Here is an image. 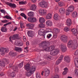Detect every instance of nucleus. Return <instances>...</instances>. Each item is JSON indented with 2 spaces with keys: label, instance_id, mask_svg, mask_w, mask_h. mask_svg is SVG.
Masks as SVG:
<instances>
[{
  "label": "nucleus",
  "instance_id": "nucleus-42",
  "mask_svg": "<svg viewBox=\"0 0 78 78\" xmlns=\"http://www.w3.org/2000/svg\"><path fill=\"white\" fill-rule=\"evenodd\" d=\"M36 76L37 78H41V74H40V73L39 72L37 73L36 74Z\"/></svg>",
  "mask_w": 78,
  "mask_h": 78
},
{
  "label": "nucleus",
  "instance_id": "nucleus-41",
  "mask_svg": "<svg viewBox=\"0 0 78 78\" xmlns=\"http://www.w3.org/2000/svg\"><path fill=\"white\" fill-rule=\"evenodd\" d=\"M10 75L11 78H12L15 76L16 74H15V73H14V72H13L10 74Z\"/></svg>",
  "mask_w": 78,
  "mask_h": 78
},
{
  "label": "nucleus",
  "instance_id": "nucleus-52",
  "mask_svg": "<svg viewBox=\"0 0 78 78\" xmlns=\"http://www.w3.org/2000/svg\"><path fill=\"white\" fill-rule=\"evenodd\" d=\"M61 61L59 60L58 59V60L56 62L55 64L56 65H58L60 62H61Z\"/></svg>",
  "mask_w": 78,
  "mask_h": 78
},
{
  "label": "nucleus",
  "instance_id": "nucleus-22",
  "mask_svg": "<svg viewBox=\"0 0 78 78\" xmlns=\"http://www.w3.org/2000/svg\"><path fill=\"white\" fill-rule=\"evenodd\" d=\"M59 12H60L61 14H64V12H66V10L64 8H61L59 9Z\"/></svg>",
  "mask_w": 78,
  "mask_h": 78
},
{
  "label": "nucleus",
  "instance_id": "nucleus-18",
  "mask_svg": "<svg viewBox=\"0 0 78 78\" xmlns=\"http://www.w3.org/2000/svg\"><path fill=\"white\" fill-rule=\"evenodd\" d=\"M72 31L73 32V35L75 36H77V30L76 29L73 28L72 30Z\"/></svg>",
  "mask_w": 78,
  "mask_h": 78
},
{
  "label": "nucleus",
  "instance_id": "nucleus-31",
  "mask_svg": "<svg viewBox=\"0 0 78 78\" xmlns=\"http://www.w3.org/2000/svg\"><path fill=\"white\" fill-rule=\"evenodd\" d=\"M12 69H13L14 71H16V72H18V66H12Z\"/></svg>",
  "mask_w": 78,
  "mask_h": 78
},
{
  "label": "nucleus",
  "instance_id": "nucleus-38",
  "mask_svg": "<svg viewBox=\"0 0 78 78\" xmlns=\"http://www.w3.org/2000/svg\"><path fill=\"white\" fill-rule=\"evenodd\" d=\"M45 59L49 60V59H51V57L49 56L48 55H46L44 56Z\"/></svg>",
  "mask_w": 78,
  "mask_h": 78
},
{
  "label": "nucleus",
  "instance_id": "nucleus-13",
  "mask_svg": "<svg viewBox=\"0 0 78 78\" xmlns=\"http://www.w3.org/2000/svg\"><path fill=\"white\" fill-rule=\"evenodd\" d=\"M73 41H73L72 40H70L68 43L67 46L69 48H71L72 45L73 43Z\"/></svg>",
  "mask_w": 78,
  "mask_h": 78
},
{
  "label": "nucleus",
  "instance_id": "nucleus-24",
  "mask_svg": "<svg viewBox=\"0 0 78 78\" xmlns=\"http://www.w3.org/2000/svg\"><path fill=\"white\" fill-rule=\"evenodd\" d=\"M74 62L75 66L78 68V58H76L74 59Z\"/></svg>",
  "mask_w": 78,
  "mask_h": 78
},
{
  "label": "nucleus",
  "instance_id": "nucleus-37",
  "mask_svg": "<svg viewBox=\"0 0 78 78\" xmlns=\"http://www.w3.org/2000/svg\"><path fill=\"white\" fill-rule=\"evenodd\" d=\"M27 3V1H20L19 2V5H25Z\"/></svg>",
  "mask_w": 78,
  "mask_h": 78
},
{
  "label": "nucleus",
  "instance_id": "nucleus-26",
  "mask_svg": "<svg viewBox=\"0 0 78 78\" xmlns=\"http://www.w3.org/2000/svg\"><path fill=\"white\" fill-rule=\"evenodd\" d=\"M1 30L2 32H6L7 31V28L5 27H1Z\"/></svg>",
  "mask_w": 78,
  "mask_h": 78
},
{
  "label": "nucleus",
  "instance_id": "nucleus-10",
  "mask_svg": "<svg viewBox=\"0 0 78 78\" xmlns=\"http://www.w3.org/2000/svg\"><path fill=\"white\" fill-rule=\"evenodd\" d=\"M58 53L59 50H56L51 51L50 54L51 55H52V56H55V55H57Z\"/></svg>",
  "mask_w": 78,
  "mask_h": 78
},
{
  "label": "nucleus",
  "instance_id": "nucleus-12",
  "mask_svg": "<svg viewBox=\"0 0 78 78\" xmlns=\"http://www.w3.org/2000/svg\"><path fill=\"white\" fill-rule=\"evenodd\" d=\"M36 66H32L29 69L30 72H31V73H33L34 72V71L36 70Z\"/></svg>",
  "mask_w": 78,
  "mask_h": 78
},
{
  "label": "nucleus",
  "instance_id": "nucleus-29",
  "mask_svg": "<svg viewBox=\"0 0 78 78\" xmlns=\"http://www.w3.org/2000/svg\"><path fill=\"white\" fill-rule=\"evenodd\" d=\"M28 36H29V37H32L33 36V31L30 30L28 32Z\"/></svg>",
  "mask_w": 78,
  "mask_h": 78
},
{
  "label": "nucleus",
  "instance_id": "nucleus-56",
  "mask_svg": "<svg viewBox=\"0 0 78 78\" xmlns=\"http://www.w3.org/2000/svg\"><path fill=\"white\" fill-rule=\"evenodd\" d=\"M55 72H59V69L58 67H56L55 69Z\"/></svg>",
  "mask_w": 78,
  "mask_h": 78
},
{
  "label": "nucleus",
  "instance_id": "nucleus-25",
  "mask_svg": "<svg viewBox=\"0 0 78 78\" xmlns=\"http://www.w3.org/2000/svg\"><path fill=\"white\" fill-rule=\"evenodd\" d=\"M52 16V15L51 13H48L46 15V19L50 20L51 19V17Z\"/></svg>",
  "mask_w": 78,
  "mask_h": 78
},
{
  "label": "nucleus",
  "instance_id": "nucleus-40",
  "mask_svg": "<svg viewBox=\"0 0 78 78\" xmlns=\"http://www.w3.org/2000/svg\"><path fill=\"white\" fill-rule=\"evenodd\" d=\"M26 75L27 76H30L31 75V73L30 71L29 72H27L26 73Z\"/></svg>",
  "mask_w": 78,
  "mask_h": 78
},
{
  "label": "nucleus",
  "instance_id": "nucleus-20",
  "mask_svg": "<svg viewBox=\"0 0 78 78\" xmlns=\"http://www.w3.org/2000/svg\"><path fill=\"white\" fill-rule=\"evenodd\" d=\"M24 69L26 70H29L30 69V65L27 64L24 66Z\"/></svg>",
  "mask_w": 78,
  "mask_h": 78
},
{
  "label": "nucleus",
  "instance_id": "nucleus-27",
  "mask_svg": "<svg viewBox=\"0 0 78 78\" xmlns=\"http://www.w3.org/2000/svg\"><path fill=\"white\" fill-rule=\"evenodd\" d=\"M77 15L78 14H77V12L76 11H75L73 12L72 16V17H73V18H76V17H77Z\"/></svg>",
  "mask_w": 78,
  "mask_h": 78
},
{
  "label": "nucleus",
  "instance_id": "nucleus-23",
  "mask_svg": "<svg viewBox=\"0 0 78 78\" xmlns=\"http://www.w3.org/2000/svg\"><path fill=\"white\" fill-rule=\"evenodd\" d=\"M14 49L15 50L18 52H20V51H22V48L20 47H15Z\"/></svg>",
  "mask_w": 78,
  "mask_h": 78
},
{
  "label": "nucleus",
  "instance_id": "nucleus-8",
  "mask_svg": "<svg viewBox=\"0 0 78 78\" xmlns=\"http://www.w3.org/2000/svg\"><path fill=\"white\" fill-rule=\"evenodd\" d=\"M7 5L9 6L10 8H16V5L14 3H12L11 2L7 3Z\"/></svg>",
  "mask_w": 78,
  "mask_h": 78
},
{
  "label": "nucleus",
  "instance_id": "nucleus-63",
  "mask_svg": "<svg viewBox=\"0 0 78 78\" xmlns=\"http://www.w3.org/2000/svg\"><path fill=\"white\" fill-rule=\"evenodd\" d=\"M75 73L77 75H78V70L76 69L75 70Z\"/></svg>",
  "mask_w": 78,
  "mask_h": 78
},
{
  "label": "nucleus",
  "instance_id": "nucleus-55",
  "mask_svg": "<svg viewBox=\"0 0 78 78\" xmlns=\"http://www.w3.org/2000/svg\"><path fill=\"white\" fill-rule=\"evenodd\" d=\"M51 34H49L47 35V37L48 38V39H50V38L51 37Z\"/></svg>",
  "mask_w": 78,
  "mask_h": 78
},
{
  "label": "nucleus",
  "instance_id": "nucleus-6",
  "mask_svg": "<svg viewBox=\"0 0 78 78\" xmlns=\"http://www.w3.org/2000/svg\"><path fill=\"white\" fill-rule=\"evenodd\" d=\"M39 13L41 15V16H44V15H46L47 14V11L44 9H40L39 10Z\"/></svg>",
  "mask_w": 78,
  "mask_h": 78
},
{
  "label": "nucleus",
  "instance_id": "nucleus-39",
  "mask_svg": "<svg viewBox=\"0 0 78 78\" xmlns=\"http://www.w3.org/2000/svg\"><path fill=\"white\" fill-rule=\"evenodd\" d=\"M27 15L29 17H33V12H30L28 13Z\"/></svg>",
  "mask_w": 78,
  "mask_h": 78
},
{
  "label": "nucleus",
  "instance_id": "nucleus-61",
  "mask_svg": "<svg viewBox=\"0 0 78 78\" xmlns=\"http://www.w3.org/2000/svg\"><path fill=\"white\" fill-rule=\"evenodd\" d=\"M64 71L66 72H69V70H68V68H65L64 69Z\"/></svg>",
  "mask_w": 78,
  "mask_h": 78
},
{
  "label": "nucleus",
  "instance_id": "nucleus-46",
  "mask_svg": "<svg viewBox=\"0 0 78 78\" xmlns=\"http://www.w3.org/2000/svg\"><path fill=\"white\" fill-rule=\"evenodd\" d=\"M39 26L40 28H44L45 27V25L43 24H39Z\"/></svg>",
  "mask_w": 78,
  "mask_h": 78
},
{
  "label": "nucleus",
  "instance_id": "nucleus-60",
  "mask_svg": "<svg viewBox=\"0 0 78 78\" xmlns=\"http://www.w3.org/2000/svg\"><path fill=\"white\" fill-rule=\"evenodd\" d=\"M59 76L58 75H56L54 77H52L51 78H58Z\"/></svg>",
  "mask_w": 78,
  "mask_h": 78
},
{
  "label": "nucleus",
  "instance_id": "nucleus-34",
  "mask_svg": "<svg viewBox=\"0 0 78 78\" xmlns=\"http://www.w3.org/2000/svg\"><path fill=\"white\" fill-rule=\"evenodd\" d=\"M58 5L59 6L62 7L64 6V3L62 1H61L58 3Z\"/></svg>",
  "mask_w": 78,
  "mask_h": 78
},
{
  "label": "nucleus",
  "instance_id": "nucleus-45",
  "mask_svg": "<svg viewBox=\"0 0 78 78\" xmlns=\"http://www.w3.org/2000/svg\"><path fill=\"white\" fill-rule=\"evenodd\" d=\"M23 62H22L19 65V67L20 68H21L23 67Z\"/></svg>",
  "mask_w": 78,
  "mask_h": 78
},
{
  "label": "nucleus",
  "instance_id": "nucleus-36",
  "mask_svg": "<svg viewBox=\"0 0 78 78\" xmlns=\"http://www.w3.org/2000/svg\"><path fill=\"white\" fill-rule=\"evenodd\" d=\"M15 44L16 45H18V46H19V47H21L23 45V42H21L18 44H16V42H15Z\"/></svg>",
  "mask_w": 78,
  "mask_h": 78
},
{
  "label": "nucleus",
  "instance_id": "nucleus-11",
  "mask_svg": "<svg viewBox=\"0 0 78 78\" xmlns=\"http://www.w3.org/2000/svg\"><path fill=\"white\" fill-rule=\"evenodd\" d=\"M26 26L29 27V29L30 30H33V29L34 28V24L33 23H29L26 24Z\"/></svg>",
  "mask_w": 78,
  "mask_h": 78
},
{
  "label": "nucleus",
  "instance_id": "nucleus-21",
  "mask_svg": "<svg viewBox=\"0 0 78 78\" xmlns=\"http://www.w3.org/2000/svg\"><path fill=\"white\" fill-rule=\"evenodd\" d=\"M46 24L48 26L51 27L53 25V23L51 20H47L46 22Z\"/></svg>",
  "mask_w": 78,
  "mask_h": 78
},
{
  "label": "nucleus",
  "instance_id": "nucleus-15",
  "mask_svg": "<svg viewBox=\"0 0 78 78\" xmlns=\"http://www.w3.org/2000/svg\"><path fill=\"white\" fill-rule=\"evenodd\" d=\"M64 61L66 62H67L68 63L70 62V57L68 56H65L64 58Z\"/></svg>",
  "mask_w": 78,
  "mask_h": 78
},
{
  "label": "nucleus",
  "instance_id": "nucleus-53",
  "mask_svg": "<svg viewBox=\"0 0 78 78\" xmlns=\"http://www.w3.org/2000/svg\"><path fill=\"white\" fill-rule=\"evenodd\" d=\"M64 30L65 31H66V32L69 31V28L67 27H65L64 28Z\"/></svg>",
  "mask_w": 78,
  "mask_h": 78
},
{
  "label": "nucleus",
  "instance_id": "nucleus-57",
  "mask_svg": "<svg viewBox=\"0 0 78 78\" xmlns=\"http://www.w3.org/2000/svg\"><path fill=\"white\" fill-rule=\"evenodd\" d=\"M0 11L1 12H2V13H3V14H6V12L3 9L0 10Z\"/></svg>",
  "mask_w": 78,
  "mask_h": 78
},
{
  "label": "nucleus",
  "instance_id": "nucleus-19",
  "mask_svg": "<svg viewBox=\"0 0 78 78\" xmlns=\"http://www.w3.org/2000/svg\"><path fill=\"white\" fill-rule=\"evenodd\" d=\"M7 62V60H5V61H4L2 62L0 61V66L3 67H5V62Z\"/></svg>",
  "mask_w": 78,
  "mask_h": 78
},
{
  "label": "nucleus",
  "instance_id": "nucleus-5",
  "mask_svg": "<svg viewBox=\"0 0 78 78\" xmlns=\"http://www.w3.org/2000/svg\"><path fill=\"white\" fill-rule=\"evenodd\" d=\"M78 46V43H77L76 41H73V44H72L71 48L73 50H75L77 48Z\"/></svg>",
  "mask_w": 78,
  "mask_h": 78
},
{
  "label": "nucleus",
  "instance_id": "nucleus-51",
  "mask_svg": "<svg viewBox=\"0 0 78 78\" xmlns=\"http://www.w3.org/2000/svg\"><path fill=\"white\" fill-rule=\"evenodd\" d=\"M32 18L31 17H29L28 18V20L29 22H31V23H32Z\"/></svg>",
  "mask_w": 78,
  "mask_h": 78
},
{
  "label": "nucleus",
  "instance_id": "nucleus-1",
  "mask_svg": "<svg viewBox=\"0 0 78 78\" xmlns=\"http://www.w3.org/2000/svg\"><path fill=\"white\" fill-rule=\"evenodd\" d=\"M50 45L49 43L48 42L45 41L41 42L39 44L40 47H42L43 49H41V51H51L55 50V47L52 45L48 47Z\"/></svg>",
  "mask_w": 78,
  "mask_h": 78
},
{
  "label": "nucleus",
  "instance_id": "nucleus-64",
  "mask_svg": "<svg viewBox=\"0 0 78 78\" xmlns=\"http://www.w3.org/2000/svg\"><path fill=\"white\" fill-rule=\"evenodd\" d=\"M78 55V49L76 51V52L74 53L75 55Z\"/></svg>",
  "mask_w": 78,
  "mask_h": 78
},
{
  "label": "nucleus",
  "instance_id": "nucleus-3",
  "mask_svg": "<svg viewBox=\"0 0 78 78\" xmlns=\"http://www.w3.org/2000/svg\"><path fill=\"white\" fill-rule=\"evenodd\" d=\"M0 51L2 55H4L6 52L8 53L9 51V49L8 48H4L3 47H2L0 48Z\"/></svg>",
  "mask_w": 78,
  "mask_h": 78
},
{
  "label": "nucleus",
  "instance_id": "nucleus-49",
  "mask_svg": "<svg viewBox=\"0 0 78 78\" xmlns=\"http://www.w3.org/2000/svg\"><path fill=\"white\" fill-rule=\"evenodd\" d=\"M70 11H69V10L66 9V16H69L70 14Z\"/></svg>",
  "mask_w": 78,
  "mask_h": 78
},
{
  "label": "nucleus",
  "instance_id": "nucleus-33",
  "mask_svg": "<svg viewBox=\"0 0 78 78\" xmlns=\"http://www.w3.org/2000/svg\"><path fill=\"white\" fill-rule=\"evenodd\" d=\"M74 9V7L73 6H70L69 7V10L70 12H72Z\"/></svg>",
  "mask_w": 78,
  "mask_h": 78
},
{
  "label": "nucleus",
  "instance_id": "nucleus-62",
  "mask_svg": "<svg viewBox=\"0 0 78 78\" xmlns=\"http://www.w3.org/2000/svg\"><path fill=\"white\" fill-rule=\"evenodd\" d=\"M53 38H54V39H56V38H57V34H54L53 35Z\"/></svg>",
  "mask_w": 78,
  "mask_h": 78
},
{
  "label": "nucleus",
  "instance_id": "nucleus-47",
  "mask_svg": "<svg viewBox=\"0 0 78 78\" xmlns=\"http://www.w3.org/2000/svg\"><path fill=\"white\" fill-rule=\"evenodd\" d=\"M4 18H6L7 19H10V20H11L12 18L10 16H5L4 17Z\"/></svg>",
  "mask_w": 78,
  "mask_h": 78
},
{
  "label": "nucleus",
  "instance_id": "nucleus-32",
  "mask_svg": "<svg viewBox=\"0 0 78 78\" xmlns=\"http://www.w3.org/2000/svg\"><path fill=\"white\" fill-rule=\"evenodd\" d=\"M39 21L40 23H43L45 22V19L43 17H41L39 18Z\"/></svg>",
  "mask_w": 78,
  "mask_h": 78
},
{
  "label": "nucleus",
  "instance_id": "nucleus-44",
  "mask_svg": "<svg viewBox=\"0 0 78 78\" xmlns=\"http://www.w3.org/2000/svg\"><path fill=\"white\" fill-rule=\"evenodd\" d=\"M10 55L11 56H14L16 55V53L12 52H10L9 53Z\"/></svg>",
  "mask_w": 78,
  "mask_h": 78
},
{
  "label": "nucleus",
  "instance_id": "nucleus-50",
  "mask_svg": "<svg viewBox=\"0 0 78 78\" xmlns=\"http://www.w3.org/2000/svg\"><path fill=\"white\" fill-rule=\"evenodd\" d=\"M20 15L22 17H23L25 19H27V16H26V15H25L24 14L22 13L20 14Z\"/></svg>",
  "mask_w": 78,
  "mask_h": 78
},
{
  "label": "nucleus",
  "instance_id": "nucleus-30",
  "mask_svg": "<svg viewBox=\"0 0 78 78\" xmlns=\"http://www.w3.org/2000/svg\"><path fill=\"white\" fill-rule=\"evenodd\" d=\"M54 19L57 20L59 19V15L58 13L55 14L54 16Z\"/></svg>",
  "mask_w": 78,
  "mask_h": 78
},
{
  "label": "nucleus",
  "instance_id": "nucleus-4",
  "mask_svg": "<svg viewBox=\"0 0 78 78\" xmlns=\"http://www.w3.org/2000/svg\"><path fill=\"white\" fill-rule=\"evenodd\" d=\"M18 36H19V34H17L13 35L12 37V36L10 37H9V41L10 42H12V40L17 39L18 38Z\"/></svg>",
  "mask_w": 78,
  "mask_h": 78
},
{
  "label": "nucleus",
  "instance_id": "nucleus-14",
  "mask_svg": "<svg viewBox=\"0 0 78 78\" xmlns=\"http://www.w3.org/2000/svg\"><path fill=\"white\" fill-rule=\"evenodd\" d=\"M66 23L68 26H70V25H72V21L71 20V19H68L66 21Z\"/></svg>",
  "mask_w": 78,
  "mask_h": 78
},
{
  "label": "nucleus",
  "instance_id": "nucleus-58",
  "mask_svg": "<svg viewBox=\"0 0 78 78\" xmlns=\"http://www.w3.org/2000/svg\"><path fill=\"white\" fill-rule=\"evenodd\" d=\"M38 31H40V32H41L43 33H45V32L44 29H40Z\"/></svg>",
  "mask_w": 78,
  "mask_h": 78
},
{
  "label": "nucleus",
  "instance_id": "nucleus-16",
  "mask_svg": "<svg viewBox=\"0 0 78 78\" xmlns=\"http://www.w3.org/2000/svg\"><path fill=\"white\" fill-rule=\"evenodd\" d=\"M36 7L37 6L35 4H33L30 6V9L32 11H34L36 9Z\"/></svg>",
  "mask_w": 78,
  "mask_h": 78
},
{
  "label": "nucleus",
  "instance_id": "nucleus-43",
  "mask_svg": "<svg viewBox=\"0 0 78 78\" xmlns=\"http://www.w3.org/2000/svg\"><path fill=\"white\" fill-rule=\"evenodd\" d=\"M63 57L64 55H62L60 56L58 59L60 61H61L62 60Z\"/></svg>",
  "mask_w": 78,
  "mask_h": 78
},
{
  "label": "nucleus",
  "instance_id": "nucleus-48",
  "mask_svg": "<svg viewBox=\"0 0 78 78\" xmlns=\"http://www.w3.org/2000/svg\"><path fill=\"white\" fill-rule=\"evenodd\" d=\"M32 23H34V22H36V21H37V20L36 18H32Z\"/></svg>",
  "mask_w": 78,
  "mask_h": 78
},
{
  "label": "nucleus",
  "instance_id": "nucleus-7",
  "mask_svg": "<svg viewBox=\"0 0 78 78\" xmlns=\"http://www.w3.org/2000/svg\"><path fill=\"white\" fill-rule=\"evenodd\" d=\"M61 50L62 52H65L67 51L66 46L64 44H61Z\"/></svg>",
  "mask_w": 78,
  "mask_h": 78
},
{
  "label": "nucleus",
  "instance_id": "nucleus-35",
  "mask_svg": "<svg viewBox=\"0 0 78 78\" xmlns=\"http://www.w3.org/2000/svg\"><path fill=\"white\" fill-rule=\"evenodd\" d=\"M38 34H39V35H40V36H43V37L45 38V33H43L39 31H38Z\"/></svg>",
  "mask_w": 78,
  "mask_h": 78
},
{
  "label": "nucleus",
  "instance_id": "nucleus-54",
  "mask_svg": "<svg viewBox=\"0 0 78 78\" xmlns=\"http://www.w3.org/2000/svg\"><path fill=\"white\" fill-rule=\"evenodd\" d=\"M12 23L11 22H10L9 23H8L5 24L3 25V26L4 27H6V26H7V25H11V24Z\"/></svg>",
  "mask_w": 78,
  "mask_h": 78
},
{
  "label": "nucleus",
  "instance_id": "nucleus-17",
  "mask_svg": "<svg viewBox=\"0 0 78 78\" xmlns=\"http://www.w3.org/2000/svg\"><path fill=\"white\" fill-rule=\"evenodd\" d=\"M45 71V76H48V75H49L50 74V71L49 70L46 69L44 70Z\"/></svg>",
  "mask_w": 78,
  "mask_h": 78
},
{
  "label": "nucleus",
  "instance_id": "nucleus-28",
  "mask_svg": "<svg viewBox=\"0 0 78 78\" xmlns=\"http://www.w3.org/2000/svg\"><path fill=\"white\" fill-rule=\"evenodd\" d=\"M59 29H56V28L54 29L53 32L54 33H55V34H57L59 33Z\"/></svg>",
  "mask_w": 78,
  "mask_h": 78
},
{
  "label": "nucleus",
  "instance_id": "nucleus-9",
  "mask_svg": "<svg viewBox=\"0 0 78 78\" xmlns=\"http://www.w3.org/2000/svg\"><path fill=\"white\" fill-rule=\"evenodd\" d=\"M61 40L63 42H66L67 41V36L65 35H63L61 37Z\"/></svg>",
  "mask_w": 78,
  "mask_h": 78
},
{
  "label": "nucleus",
  "instance_id": "nucleus-59",
  "mask_svg": "<svg viewBox=\"0 0 78 78\" xmlns=\"http://www.w3.org/2000/svg\"><path fill=\"white\" fill-rule=\"evenodd\" d=\"M2 23H7L8 22V20H2Z\"/></svg>",
  "mask_w": 78,
  "mask_h": 78
},
{
  "label": "nucleus",
  "instance_id": "nucleus-2",
  "mask_svg": "<svg viewBox=\"0 0 78 78\" xmlns=\"http://www.w3.org/2000/svg\"><path fill=\"white\" fill-rule=\"evenodd\" d=\"M38 5L43 8H46L48 6V3L45 1H42L41 2L38 1Z\"/></svg>",
  "mask_w": 78,
  "mask_h": 78
}]
</instances>
